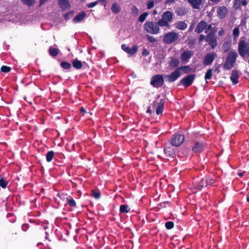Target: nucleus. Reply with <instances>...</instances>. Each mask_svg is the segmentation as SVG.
Masks as SVG:
<instances>
[{
	"mask_svg": "<svg viewBox=\"0 0 249 249\" xmlns=\"http://www.w3.org/2000/svg\"><path fill=\"white\" fill-rule=\"evenodd\" d=\"M17 235V233H12L11 235H10V238L11 239H14V236Z\"/></svg>",
	"mask_w": 249,
	"mask_h": 249,
	"instance_id": "obj_59",
	"label": "nucleus"
},
{
	"mask_svg": "<svg viewBox=\"0 0 249 249\" xmlns=\"http://www.w3.org/2000/svg\"><path fill=\"white\" fill-rule=\"evenodd\" d=\"M149 54V52L148 50H147L146 49L144 48L142 52V55L144 56H146Z\"/></svg>",
	"mask_w": 249,
	"mask_h": 249,
	"instance_id": "obj_50",
	"label": "nucleus"
},
{
	"mask_svg": "<svg viewBox=\"0 0 249 249\" xmlns=\"http://www.w3.org/2000/svg\"><path fill=\"white\" fill-rule=\"evenodd\" d=\"M244 174V172H243V173H238V176H239V177H242V176H243Z\"/></svg>",
	"mask_w": 249,
	"mask_h": 249,
	"instance_id": "obj_63",
	"label": "nucleus"
},
{
	"mask_svg": "<svg viewBox=\"0 0 249 249\" xmlns=\"http://www.w3.org/2000/svg\"><path fill=\"white\" fill-rule=\"evenodd\" d=\"M73 67L76 69H80L82 68L83 65L81 61L75 60L72 62Z\"/></svg>",
	"mask_w": 249,
	"mask_h": 249,
	"instance_id": "obj_33",
	"label": "nucleus"
},
{
	"mask_svg": "<svg viewBox=\"0 0 249 249\" xmlns=\"http://www.w3.org/2000/svg\"><path fill=\"white\" fill-rule=\"evenodd\" d=\"M206 41L212 49H214L217 44L215 31H212L206 36Z\"/></svg>",
	"mask_w": 249,
	"mask_h": 249,
	"instance_id": "obj_7",
	"label": "nucleus"
},
{
	"mask_svg": "<svg viewBox=\"0 0 249 249\" xmlns=\"http://www.w3.org/2000/svg\"><path fill=\"white\" fill-rule=\"evenodd\" d=\"M248 4L246 0H234L233 7L235 9L238 10L241 8V5L246 6Z\"/></svg>",
	"mask_w": 249,
	"mask_h": 249,
	"instance_id": "obj_21",
	"label": "nucleus"
},
{
	"mask_svg": "<svg viewBox=\"0 0 249 249\" xmlns=\"http://www.w3.org/2000/svg\"><path fill=\"white\" fill-rule=\"evenodd\" d=\"M188 13V11L185 7H178L176 10V13L177 14L178 16H183L187 14Z\"/></svg>",
	"mask_w": 249,
	"mask_h": 249,
	"instance_id": "obj_25",
	"label": "nucleus"
},
{
	"mask_svg": "<svg viewBox=\"0 0 249 249\" xmlns=\"http://www.w3.org/2000/svg\"><path fill=\"white\" fill-rule=\"evenodd\" d=\"M148 15V13H147V12H144L143 13H142L139 17V21L141 22H143L145 20V19H146V17H147Z\"/></svg>",
	"mask_w": 249,
	"mask_h": 249,
	"instance_id": "obj_44",
	"label": "nucleus"
},
{
	"mask_svg": "<svg viewBox=\"0 0 249 249\" xmlns=\"http://www.w3.org/2000/svg\"><path fill=\"white\" fill-rule=\"evenodd\" d=\"M131 13L134 16H137L139 13V9L135 5H132L131 8Z\"/></svg>",
	"mask_w": 249,
	"mask_h": 249,
	"instance_id": "obj_40",
	"label": "nucleus"
},
{
	"mask_svg": "<svg viewBox=\"0 0 249 249\" xmlns=\"http://www.w3.org/2000/svg\"><path fill=\"white\" fill-rule=\"evenodd\" d=\"M216 57V54L214 52L207 53L205 56L203 62V65L205 66H210L212 65Z\"/></svg>",
	"mask_w": 249,
	"mask_h": 249,
	"instance_id": "obj_10",
	"label": "nucleus"
},
{
	"mask_svg": "<svg viewBox=\"0 0 249 249\" xmlns=\"http://www.w3.org/2000/svg\"><path fill=\"white\" fill-rule=\"evenodd\" d=\"M178 70L181 72L182 71L185 73H188L190 72L191 69L189 66H183L177 68Z\"/></svg>",
	"mask_w": 249,
	"mask_h": 249,
	"instance_id": "obj_28",
	"label": "nucleus"
},
{
	"mask_svg": "<svg viewBox=\"0 0 249 249\" xmlns=\"http://www.w3.org/2000/svg\"><path fill=\"white\" fill-rule=\"evenodd\" d=\"M207 28V30H211L212 29V24H209V25H207V26L206 27Z\"/></svg>",
	"mask_w": 249,
	"mask_h": 249,
	"instance_id": "obj_56",
	"label": "nucleus"
},
{
	"mask_svg": "<svg viewBox=\"0 0 249 249\" xmlns=\"http://www.w3.org/2000/svg\"><path fill=\"white\" fill-rule=\"evenodd\" d=\"M73 15L72 12H69L65 14V19L69 18L71 17H72Z\"/></svg>",
	"mask_w": 249,
	"mask_h": 249,
	"instance_id": "obj_52",
	"label": "nucleus"
},
{
	"mask_svg": "<svg viewBox=\"0 0 249 249\" xmlns=\"http://www.w3.org/2000/svg\"><path fill=\"white\" fill-rule=\"evenodd\" d=\"M121 48L124 51L129 54L130 56L136 53L138 49V46L136 45H133V47L130 48L126 45L123 44L121 45Z\"/></svg>",
	"mask_w": 249,
	"mask_h": 249,
	"instance_id": "obj_12",
	"label": "nucleus"
},
{
	"mask_svg": "<svg viewBox=\"0 0 249 249\" xmlns=\"http://www.w3.org/2000/svg\"><path fill=\"white\" fill-rule=\"evenodd\" d=\"M169 59H170L168 61L169 66L172 68H178L179 64L178 59L174 57H171Z\"/></svg>",
	"mask_w": 249,
	"mask_h": 249,
	"instance_id": "obj_22",
	"label": "nucleus"
},
{
	"mask_svg": "<svg viewBox=\"0 0 249 249\" xmlns=\"http://www.w3.org/2000/svg\"><path fill=\"white\" fill-rule=\"evenodd\" d=\"M175 27L178 29L184 30L187 27V25L184 21H180L175 24Z\"/></svg>",
	"mask_w": 249,
	"mask_h": 249,
	"instance_id": "obj_26",
	"label": "nucleus"
},
{
	"mask_svg": "<svg viewBox=\"0 0 249 249\" xmlns=\"http://www.w3.org/2000/svg\"><path fill=\"white\" fill-rule=\"evenodd\" d=\"M58 5L62 11L71 8V4L68 0H58Z\"/></svg>",
	"mask_w": 249,
	"mask_h": 249,
	"instance_id": "obj_18",
	"label": "nucleus"
},
{
	"mask_svg": "<svg viewBox=\"0 0 249 249\" xmlns=\"http://www.w3.org/2000/svg\"><path fill=\"white\" fill-rule=\"evenodd\" d=\"M92 196L96 199H99L100 197L101 194L99 191L95 190L92 191Z\"/></svg>",
	"mask_w": 249,
	"mask_h": 249,
	"instance_id": "obj_46",
	"label": "nucleus"
},
{
	"mask_svg": "<svg viewBox=\"0 0 249 249\" xmlns=\"http://www.w3.org/2000/svg\"><path fill=\"white\" fill-rule=\"evenodd\" d=\"M233 36L234 39H236L239 35L240 31L238 27H235L233 30Z\"/></svg>",
	"mask_w": 249,
	"mask_h": 249,
	"instance_id": "obj_41",
	"label": "nucleus"
},
{
	"mask_svg": "<svg viewBox=\"0 0 249 249\" xmlns=\"http://www.w3.org/2000/svg\"><path fill=\"white\" fill-rule=\"evenodd\" d=\"M193 52L191 50L184 51L180 55V58L183 62H188L193 56Z\"/></svg>",
	"mask_w": 249,
	"mask_h": 249,
	"instance_id": "obj_15",
	"label": "nucleus"
},
{
	"mask_svg": "<svg viewBox=\"0 0 249 249\" xmlns=\"http://www.w3.org/2000/svg\"><path fill=\"white\" fill-rule=\"evenodd\" d=\"M165 104V99L161 98L159 103L154 101L152 103L153 106L156 107V112L157 115L162 114L164 109V105Z\"/></svg>",
	"mask_w": 249,
	"mask_h": 249,
	"instance_id": "obj_11",
	"label": "nucleus"
},
{
	"mask_svg": "<svg viewBox=\"0 0 249 249\" xmlns=\"http://www.w3.org/2000/svg\"><path fill=\"white\" fill-rule=\"evenodd\" d=\"M223 31H220L218 33L219 36H221L223 35Z\"/></svg>",
	"mask_w": 249,
	"mask_h": 249,
	"instance_id": "obj_64",
	"label": "nucleus"
},
{
	"mask_svg": "<svg viewBox=\"0 0 249 249\" xmlns=\"http://www.w3.org/2000/svg\"><path fill=\"white\" fill-rule=\"evenodd\" d=\"M165 226L167 230H171L174 228V223L173 221H167L165 223Z\"/></svg>",
	"mask_w": 249,
	"mask_h": 249,
	"instance_id": "obj_42",
	"label": "nucleus"
},
{
	"mask_svg": "<svg viewBox=\"0 0 249 249\" xmlns=\"http://www.w3.org/2000/svg\"><path fill=\"white\" fill-rule=\"evenodd\" d=\"M80 110L81 112L83 113V114H84L86 112V109L83 107H81Z\"/></svg>",
	"mask_w": 249,
	"mask_h": 249,
	"instance_id": "obj_57",
	"label": "nucleus"
},
{
	"mask_svg": "<svg viewBox=\"0 0 249 249\" xmlns=\"http://www.w3.org/2000/svg\"><path fill=\"white\" fill-rule=\"evenodd\" d=\"M237 57L238 53L236 52L231 51L228 53L226 60L234 64Z\"/></svg>",
	"mask_w": 249,
	"mask_h": 249,
	"instance_id": "obj_17",
	"label": "nucleus"
},
{
	"mask_svg": "<svg viewBox=\"0 0 249 249\" xmlns=\"http://www.w3.org/2000/svg\"><path fill=\"white\" fill-rule=\"evenodd\" d=\"M98 3V1L97 0L88 3L87 5V7L88 8H92L94 6H95Z\"/></svg>",
	"mask_w": 249,
	"mask_h": 249,
	"instance_id": "obj_49",
	"label": "nucleus"
},
{
	"mask_svg": "<svg viewBox=\"0 0 249 249\" xmlns=\"http://www.w3.org/2000/svg\"><path fill=\"white\" fill-rule=\"evenodd\" d=\"M11 70V68L10 67L7 66H2L0 70L2 72L4 73H7L9 72Z\"/></svg>",
	"mask_w": 249,
	"mask_h": 249,
	"instance_id": "obj_45",
	"label": "nucleus"
},
{
	"mask_svg": "<svg viewBox=\"0 0 249 249\" xmlns=\"http://www.w3.org/2000/svg\"><path fill=\"white\" fill-rule=\"evenodd\" d=\"M212 72H213V69H208L205 75V79L206 81L207 80H210L212 78ZM206 83H207L208 82L206 81Z\"/></svg>",
	"mask_w": 249,
	"mask_h": 249,
	"instance_id": "obj_38",
	"label": "nucleus"
},
{
	"mask_svg": "<svg viewBox=\"0 0 249 249\" xmlns=\"http://www.w3.org/2000/svg\"><path fill=\"white\" fill-rule=\"evenodd\" d=\"M239 77V75L238 71L235 70H232L230 77V79L232 81L233 85H235L238 83Z\"/></svg>",
	"mask_w": 249,
	"mask_h": 249,
	"instance_id": "obj_20",
	"label": "nucleus"
},
{
	"mask_svg": "<svg viewBox=\"0 0 249 249\" xmlns=\"http://www.w3.org/2000/svg\"><path fill=\"white\" fill-rule=\"evenodd\" d=\"M54 152L53 151H49L46 154V160L47 162H51L54 157Z\"/></svg>",
	"mask_w": 249,
	"mask_h": 249,
	"instance_id": "obj_36",
	"label": "nucleus"
},
{
	"mask_svg": "<svg viewBox=\"0 0 249 249\" xmlns=\"http://www.w3.org/2000/svg\"><path fill=\"white\" fill-rule=\"evenodd\" d=\"M181 75V72L179 71L176 68L175 70L170 74L166 75L165 77L168 82L172 83L176 81Z\"/></svg>",
	"mask_w": 249,
	"mask_h": 249,
	"instance_id": "obj_9",
	"label": "nucleus"
},
{
	"mask_svg": "<svg viewBox=\"0 0 249 249\" xmlns=\"http://www.w3.org/2000/svg\"><path fill=\"white\" fill-rule=\"evenodd\" d=\"M21 1L24 5L30 7L34 5L36 0H21Z\"/></svg>",
	"mask_w": 249,
	"mask_h": 249,
	"instance_id": "obj_39",
	"label": "nucleus"
},
{
	"mask_svg": "<svg viewBox=\"0 0 249 249\" xmlns=\"http://www.w3.org/2000/svg\"><path fill=\"white\" fill-rule=\"evenodd\" d=\"M184 141V136L180 134H174L169 142L170 143L175 147L179 146Z\"/></svg>",
	"mask_w": 249,
	"mask_h": 249,
	"instance_id": "obj_5",
	"label": "nucleus"
},
{
	"mask_svg": "<svg viewBox=\"0 0 249 249\" xmlns=\"http://www.w3.org/2000/svg\"><path fill=\"white\" fill-rule=\"evenodd\" d=\"M162 18L169 23L173 19V14L171 12L166 11L163 14Z\"/></svg>",
	"mask_w": 249,
	"mask_h": 249,
	"instance_id": "obj_23",
	"label": "nucleus"
},
{
	"mask_svg": "<svg viewBox=\"0 0 249 249\" xmlns=\"http://www.w3.org/2000/svg\"><path fill=\"white\" fill-rule=\"evenodd\" d=\"M210 1L213 2V3H218L219 2H220V1L221 0H209Z\"/></svg>",
	"mask_w": 249,
	"mask_h": 249,
	"instance_id": "obj_58",
	"label": "nucleus"
},
{
	"mask_svg": "<svg viewBox=\"0 0 249 249\" xmlns=\"http://www.w3.org/2000/svg\"><path fill=\"white\" fill-rule=\"evenodd\" d=\"M234 64L232 62H229L226 59L224 64H223V68L225 70H231Z\"/></svg>",
	"mask_w": 249,
	"mask_h": 249,
	"instance_id": "obj_35",
	"label": "nucleus"
},
{
	"mask_svg": "<svg viewBox=\"0 0 249 249\" xmlns=\"http://www.w3.org/2000/svg\"><path fill=\"white\" fill-rule=\"evenodd\" d=\"M147 38L150 42L154 43L157 41L156 39L153 36H147Z\"/></svg>",
	"mask_w": 249,
	"mask_h": 249,
	"instance_id": "obj_48",
	"label": "nucleus"
},
{
	"mask_svg": "<svg viewBox=\"0 0 249 249\" xmlns=\"http://www.w3.org/2000/svg\"><path fill=\"white\" fill-rule=\"evenodd\" d=\"M60 66L65 70H70L71 68V64L66 61L61 62Z\"/></svg>",
	"mask_w": 249,
	"mask_h": 249,
	"instance_id": "obj_37",
	"label": "nucleus"
},
{
	"mask_svg": "<svg viewBox=\"0 0 249 249\" xmlns=\"http://www.w3.org/2000/svg\"><path fill=\"white\" fill-rule=\"evenodd\" d=\"M207 26V22L204 20H201L197 24L195 30V32L197 34H200L203 32Z\"/></svg>",
	"mask_w": 249,
	"mask_h": 249,
	"instance_id": "obj_16",
	"label": "nucleus"
},
{
	"mask_svg": "<svg viewBox=\"0 0 249 249\" xmlns=\"http://www.w3.org/2000/svg\"><path fill=\"white\" fill-rule=\"evenodd\" d=\"M203 0H188L192 7L195 9H199L202 4Z\"/></svg>",
	"mask_w": 249,
	"mask_h": 249,
	"instance_id": "obj_19",
	"label": "nucleus"
},
{
	"mask_svg": "<svg viewBox=\"0 0 249 249\" xmlns=\"http://www.w3.org/2000/svg\"><path fill=\"white\" fill-rule=\"evenodd\" d=\"M169 142L165 143V147L164 148V153L166 157L169 158H174L176 155V150L173 147L172 145H170Z\"/></svg>",
	"mask_w": 249,
	"mask_h": 249,
	"instance_id": "obj_8",
	"label": "nucleus"
},
{
	"mask_svg": "<svg viewBox=\"0 0 249 249\" xmlns=\"http://www.w3.org/2000/svg\"><path fill=\"white\" fill-rule=\"evenodd\" d=\"M29 224H24L22 225L21 228L23 231H26L29 229Z\"/></svg>",
	"mask_w": 249,
	"mask_h": 249,
	"instance_id": "obj_51",
	"label": "nucleus"
},
{
	"mask_svg": "<svg viewBox=\"0 0 249 249\" xmlns=\"http://www.w3.org/2000/svg\"><path fill=\"white\" fill-rule=\"evenodd\" d=\"M228 13V9L225 6H219L217 9V16L220 19L224 18Z\"/></svg>",
	"mask_w": 249,
	"mask_h": 249,
	"instance_id": "obj_13",
	"label": "nucleus"
},
{
	"mask_svg": "<svg viewBox=\"0 0 249 249\" xmlns=\"http://www.w3.org/2000/svg\"><path fill=\"white\" fill-rule=\"evenodd\" d=\"M66 202L71 207H75L76 206L75 200L71 196H69L67 197Z\"/></svg>",
	"mask_w": 249,
	"mask_h": 249,
	"instance_id": "obj_29",
	"label": "nucleus"
},
{
	"mask_svg": "<svg viewBox=\"0 0 249 249\" xmlns=\"http://www.w3.org/2000/svg\"><path fill=\"white\" fill-rule=\"evenodd\" d=\"M157 25L161 27H169V24L167 21H166L163 18L160 19H159L157 22H156Z\"/></svg>",
	"mask_w": 249,
	"mask_h": 249,
	"instance_id": "obj_34",
	"label": "nucleus"
},
{
	"mask_svg": "<svg viewBox=\"0 0 249 249\" xmlns=\"http://www.w3.org/2000/svg\"><path fill=\"white\" fill-rule=\"evenodd\" d=\"M8 182L3 178L0 179V186L4 189L6 187Z\"/></svg>",
	"mask_w": 249,
	"mask_h": 249,
	"instance_id": "obj_43",
	"label": "nucleus"
},
{
	"mask_svg": "<svg viewBox=\"0 0 249 249\" xmlns=\"http://www.w3.org/2000/svg\"><path fill=\"white\" fill-rule=\"evenodd\" d=\"M59 49L57 48H54L52 47H50L49 49V53L50 55L55 57L57 56L59 53Z\"/></svg>",
	"mask_w": 249,
	"mask_h": 249,
	"instance_id": "obj_30",
	"label": "nucleus"
},
{
	"mask_svg": "<svg viewBox=\"0 0 249 249\" xmlns=\"http://www.w3.org/2000/svg\"><path fill=\"white\" fill-rule=\"evenodd\" d=\"M196 78V75L194 74H188L184 78H183L178 84V86L182 85L184 88H187L190 86Z\"/></svg>",
	"mask_w": 249,
	"mask_h": 249,
	"instance_id": "obj_6",
	"label": "nucleus"
},
{
	"mask_svg": "<svg viewBox=\"0 0 249 249\" xmlns=\"http://www.w3.org/2000/svg\"><path fill=\"white\" fill-rule=\"evenodd\" d=\"M146 112L147 113H150V114L152 113V111H151V110L150 109V107H148Z\"/></svg>",
	"mask_w": 249,
	"mask_h": 249,
	"instance_id": "obj_62",
	"label": "nucleus"
},
{
	"mask_svg": "<svg viewBox=\"0 0 249 249\" xmlns=\"http://www.w3.org/2000/svg\"><path fill=\"white\" fill-rule=\"evenodd\" d=\"M48 0H39V6H41L45 2L48 1Z\"/></svg>",
	"mask_w": 249,
	"mask_h": 249,
	"instance_id": "obj_54",
	"label": "nucleus"
},
{
	"mask_svg": "<svg viewBox=\"0 0 249 249\" xmlns=\"http://www.w3.org/2000/svg\"><path fill=\"white\" fill-rule=\"evenodd\" d=\"M154 6V0H148L147 2V8L148 9H151Z\"/></svg>",
	"mask_w": 249,
	"mask_h": 249,
	"instance_id": "obj_47",
	"label": "nucleus"
},
{
	"mask_svg": "<svg viewBox=\"0 0 249 249\" xmlns=\"http://www.w3.org/2000/svg\"><path fill=\"white\" fill-rule=\"evenodd\" d=\"M106 0H97V1H98V3H100L101 4H103V3L106 1Z\"/></svg>",
	"mask_w": 249,
	"mask_h": 249,
	"instance_id": "obj_61",
	"label": "nucleus"
},
{
	"mask_svg": "<svg viewBox=\"0 0 249 249\" xmlns=\"http://www.w3.org/2000/svg\"><path fill=\"white\" fill-rule=\"evenodd\" d=\"M176 0H167L166 1V4H170L175 2Z\"/></svg>",
	"mask_w": 249,
	"mask_h": 249,
	"instance_id": "obj_55",
	"label": "nucleus"
},
{
	"mask_svg": "<svg viewBox=\"0 0 249 249\" xmlns=\"http://www.w3.org/2000/svg\"><path fill=\"white\" fill-rule=\"evenodd\" d=\"M196 42V39L193 36L189 37L188 38V45L190 48H193Z\"/></svg>",
	"mask_w": 249,
	"mask_h": 249,
	"instance_id": "obj_32",
	"label": "nucleus"
},
{
	"mask_svg": "<svg viewBox=\"0 0 249 249\" xmlns=\"http://www.w3.org/2000/svg\"><path fill=\"white\" fill-rule=\"evenodd\" d=\"M130 209L127 205H121L120 206V212L121 213H127L130 212Z\"/></svg>",
	"mask_w": 249,
	"mask_h": 249,
	"instance_id": "obj_31",
	"label": "nucleus"
},
{
	"mask_svg": "<svg viewBox=\"0 0 249 249\" xmlns=\"http://www.w3.org/2000/svg\"><path fill=\"white\" fill-rule=\"evenodd\" d=\"M164 84V79L162 75L156 74L152 76L150 81V85L153 87L159 88L161 87Z\"/></svg>",
	"mask_w": 249,
	"mask_h": 249,
	"instance_id": "obj_3",
	"label": "nucleus"
},
{
	"mask_svg": "<svg viewBox=\"0 0 249 249\" xmlns=\"http://www.w3.org/2000/svg\"><path fill=\"white\" fill-rule=\"evenodd\" d=\"M86 13L84 11H83L77 14L73 19V21L74 22H79L82 21L85 18Z\"/></svg>",
	"mask_w": 249,
	"mask_h": 249,
	"instance_id": "obj_24",
	"label": "nucleus"
},
{
	"mask_svg": "<svg viewBox=\"0 0 249 249\" xmlns=\"http://www.w3.org/2000/svg\"><path fill=\"white\" fill-rule=\"evenodd\" d=\"M179 38L178 33L174 32H170L166 33L163 38L164 43L170 44L175 42Z\"/></svg>",
	"mask_w": 249,
	"mask_h": 249,
	"instance_id": "obj_4",
	"label": "nucleus"
},
{
	"mask_svg": "<svg viewBox=\"0 0 249 249\" xmlns=\"http://www.w3.org/2000/svg\"><path fill=\"white\" fill-rule=\"evenodd\" d=\"M111 10L112 12L116 14L119 13L121 11V7L118 4L117 2H114L112 4V5L111 8Z\"/></svg>",
	"mask_w": 249,
	"mask_h": 249,
	"instance_id": "obj_27",
	"label": "nucleus"
},
{
	"mask_svg": "<svg viewBox=\"0 0 249 249\" xmlns=\"http://www.w3.org/2000/svg\"><path fill=\"white\" fill-rule=\"evenodd\" d=\"M214 71H217V73H219L220 72V70H219V67H217L216 68H215V69L214 70Z\"/></svg>",
	"mask_w": 249,
	"mask_h": 249,
	"instance_id": "obj_60",
	"label": "nucleus"
},
{
	"mask_svg": "<svg viewBox=\"0 0 249 249\" xmlns=\"http://www.w3.org/2000/svg\"><path fill=\"white\" fill-rule=\"evenodd\" d=\"M204 144L202 142H196L192 147V150L195 153H200L204 150Z\"/></svg>",
	"mask_w": 249,
	"mask_h": 249,
	"instance_id": "obj_14",
	"label": "nucleus"
},
{
	"mask_svg": "<svg viewBox=\"0 0 249 249\" xmlns=\"http://www.w3.org/2000/svg\"><path fill=\"white\" fill-rule=\"evenodd\" d=\"M144 30L151 34H157L160 32V28L156 22L147 21L144 24Z\"/></svg>",
	"mask_w": 249,
	"mask_h": 249,
	"instance_id": "obj_2",
	"label": "nucleus"
},
{
	"mask_svg": "<svg viewBox=\"0 0 249 249\" xmlns=\"http://www.w3.org/2000/svg\"><path fill=\"white\" fill-rule=\"evenodd\" d=\"M204 39H206V36L204 35L201 34L199 37V42L200 43Z\"/></svg>",
	"mask_w": 249,
	"mask_h": 249,
	"instance_id": "obj_53",
	"label": "nucleus"
},
{
	"mask_svg": "<svg viewBox=\"0 0 249 249\" xmlns=\"http://www.w3.org/2000/svg\"><path fill=\"white\" fill-rule=\"evenodd\" d=\"M215 183V180L210 176H205L194 183V188L198 191L201 190L205 187L212 186Z\"/></svg>",
	"mask_w": 249,
	"mask_h": 249,
	"instance_id": "obj_1",
	"label": "nucleus"
}]
</instances>
